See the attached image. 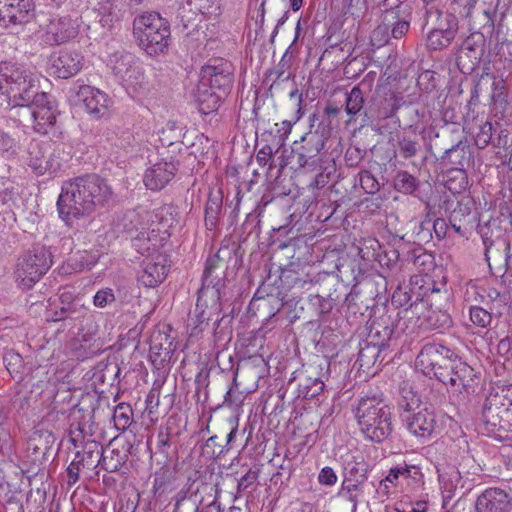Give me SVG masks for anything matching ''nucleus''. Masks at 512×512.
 Masks as SVG:
<instances>
[{
  "instance_id": "nucleus-51",
  "label": "nucleus",
  "mask_w": 512,
  "mask_h": 512,
  "mask_svg": "<svg viewBox=\"0 0 512 512\" xmlns=\"http://www.w3.org/2000/svg\"><path fill=\"white\" fill-rule=\"evenodd\" d=\"M392 25L391 35L395 39H400L408 32L410 27V15H406V17H397L392 22L388 23Z\"/></svg>"
},
{
  "instance_id": "nucleus-33",
  "label": "nucleus",
  "mask_w": 512,
  "mask_h": 512,
  "mask_svg": "<svg viewBox=\"0 0 512 512\" xmlns=\"http://www.w3.org/2000/svg\"><path fill=\"white\" fill-rule=\"evenodd\" d=\"M102 454L103 446L95 440H88L82 450L76 453V459H79L84 467L96 468L100 464Z\"/></svg>"
},
{
  "instance_id": "nucleus-63",
  "label": "nucleus",
  "mask_w": 512,
  "mask_h": 512,
  "mask_svg": "<svg viewBox=\"0 0 512 512\" xmlns=\"http://www.w3.org/2000/svg\"><path fill=\"white\" fill-rule=\"evenodd\" d=\"M165 489H166L165 476L156 473L154 476L152 490H151L153 495L155 497H160L165 492Z\"/></svg>"
},
{
  "instance_id": "nucleus-41",
  "label": "nucleus",
  "mask_w": 512,
  "mask_h": 512,
  "mask_svg": "<svg viewBox=\"0 0 512 512\" xmlns=\"http://www.w3.org/2000/svg\"><path fill=\"white\" fill-rule=\"evenodd\" d=\"M383 6L385 7L384 20L388 23L397 17L411 15L410 7L405 4V0H385Z\"/></svg>"
},
{
  "instance_id": "nucleus-11",
  "label": "nucleus",
  "mask_w": 512,
  "mask_h": 512,
  "mask_svg": "<svg viewBox=\"0 0 512 512\" xmlns=\"http://www.w3.org/2000/svg\"><path fill=\"white\" fill-rule=\"evenodd\" d=\"M233 69L230 62L223 59H212L201 69V89L205 86L228 94L233 82Z\"/></svg>"
},
{
  "instance_id": "nucleus-18",
  "label": "nucleus",
  "mask_w": 512,
  "mask_h": 512,
  "mask_svg": "<svg viewBox=\"0 0 512 512\" xmlns=\"http://www.w3.org/2000/svg\"><path fill=\"white\" fill-rule=\"evenodd\" d=\"M392 335V329L383 327L381 339H375L374 334H369L366 341L360 344L358 361L361 367L370 368L375 365L381 353L387 348L388 342Z\"/></svg>"
},
{
  "instance_id": "nucleus-21",
  "label": "nucleus",
  "mask_w": 512,
  "mask_h": 512,
  "mask_svg": "<svg viewBox=\"0 0 512 512\" xmlns=\"http://www.w3.org/2000/svg\"><path fill=\"white\" fill-rule=\"evenodd\" d=\"M451 354L450 349L437 344H426L416 358V367L423 374L432 377V372L436 371L441 362H447V356Z\"/></svg>"
},
{
  "instance_id": "nucleus-23",
  "label": "nucleus",
  "mask_w": 512,
  "mask_h": 512,
  "mask_svg": "<svg viewBox=\"0 0 512 512\" xmlns=\"http://www.w3.org/2000/svg\"><path fill=\"white\" fill-rule=\"evenodd\" d=\"M173 342L165 333H154L150 339L149 358L153 365L163 366L174 353Z\"/></svg>"
},
{
  "instance_id": "nucleus-5",
  "label": "nucleus",
  "mask_w": 512,
  "mask_h": 512,
  "mask_svg": "<svg viewBox=\"0 0 512 512\" xmlns=\"http://www.w3.org/2000/svg\"><path fill=\"white\" fill-rule=\"evenodd\" d=\"M51 252L41 245L24 252L16 262L14 277L19 287L30 289L46 274L52 265Z\"/></svg>"
},
{
  "instance_id": "nucleus-27",
  "label": "nucleus",
  "mask_w": 512,
  "mask_h": 512,
  "mask_svg": "<svg viewBox=\"0 0 512 512\" xmlns=\"http://www.w3.org/2000/svg\"><path fill=\"white\" fill-rule=\"evenodd\" d=\"M119 81L129 94L136 95L140 90L145 88L147 81L144 69L137 58L134 60V64H131V68L127 70L126 74H123Z\"/></svg>"
},
{
  "instance_id": "nucleus-37",
  "label": "nucleus",
  "mask_w": 512,
  "mask_h": 512,
  "mask_svg": "<svg viewBox=\"0 0 512 512\" xmlns=\"http://www.w3.org/2000/svg\"><path fill=\"white\" fill-rule=\"evenodd\" d=\"M172 512H199L200 501L197 496L188 490L181 489L173 497Z\"/></svg>"
},
{
  "instance_id": "nucleus-32",
  "label": "nucleus",
  "mask_w": 512,
  "mask_h": 512,
  "mask_svg": "<svg viewBox=\"0 0 512 512\" xmlns=\"http://www.w3.org/2000/svg\"><path fill=\"white\" fill-rule=\"evenodd\" d=\"M364 103V93L358 86L353 87L351 91L347 93L345 100V111L349 116V119L346 121L347 125L354 122L356 116L362 113L368 116V113L364 110Z\"/></svg>"
},
{
  "instance_id": "nucleus-59",
  "label": "nucleus",
  "mask_w": 512,
  "mask_h": 512,
  "mask_svg": "<svg viewBox=\"0 0 512 512\" xmlns=\"http://www.w3.org/2000/svg\"><path fill=\"white\" fill-rule=\"evenodd\" d=\"M337 479H338V477H337L335 471L329 466L322 468V470L320 471V473L318 475L319 483L326 485V486L334 485L337 482Z\"/></svg>"
},
{
  "instance_id": "nucleus-54",
  "label": "nucleus",
  "mask_w": 512,
  "mask_h": 512,
  "mask_svg": "<svg viewBox=\"0 0 512 512\" xmlns=\"http://www.w3.org/2000/svg\"><path fill=\"white\" fill-rule=\"evenodd\" d=\"M362 483L363 482L354 481L348 482L347 479L343 482L342 493L350 502L354 504V506H356V503L358 501L357 492L359 491L360 485Z\"/></svg>"
},
{
  "instance_id": "nucleus-16",
  "label": "nucleus",
  "mask_w": 512,
  "mask_h": 512,
  "mask_svg": "<svg viewBox=\"0 0 512 512\" xmlns=\"http://www.w3.org/2000/svg\"><path fill=\"white\" fill-rule=\"evenodd\" d=\"M79 27L78 17L73 18L70 15L54 17L47 25L45 40L51 45L68 42L78 35Z\"/></svg>"
},
{
  "instance_id": "nucleus-1",
  "label": "nucleus",
  "mask_w": 512,
  "mask_h": 512,
  "mask_svg": "<svg viewBox=\"0 0 512 512\" xmlns=\"http://www.w3.org/2000/svg\"><path fill=\"white\" fill-rule=\"evenodd\" d=\"M112 195L107 182L95 174L76 177L63 183L57 208L66 222L103 207Z\"/></svg>"
},
{
  "instance_id": "nucleus-43",
  "label": "nucleus",
  "mask_w": 512,
  "mask_h": 512,
  "mask_svg": "<svg viewBox=\"0 0 512 512\" xmlns=\"http://www.w3.org/2000/svg\"><path fill=\"white\" fill-rule=\"evenodd\" d=\"M133 410L129 405L121 403L114 409L113 420L118 431H125L132 422Z\"/></svg>"
},
{
  "instance_id": "nucleus-38",
  "label": "nucleus",
  "mask_w": 512,
  "mask_h": 512,
  "mask_svg": "<svg viewBox=\"0 0 512 512\" xmlns=\"http://www.w3.org/2000/svg\"><path fill=\"white\" fill-rule=\"evenodd\" d=\"M204 307L205 308L210 307L211 310H215V311L220 310V307L218 309H215L212 307L210 299H208L206 303H205V301H202L200 307H198V302H197L194 313L189 315V320H188L189 326H192V329H191L192 336H197L200 332H202L203 325L206 323L207 320L210 319V314L207 315Z\"/></svg>"
},
{
  "instance_id": "nucleus-48",
  "label": "nucleus",
  "mask_w": 512,
  "mask_h": 512,
  "mask_svg": "<svg viewBox=\"0 0 512 512\" xmlns=\"http://www.w3.org/2000/svg\"><path fill=\"white\" fill-rule=\"evenodd\" d=\"M398 148L400 155L405 159H409L416 156L420 150V144L417 140L403 137L398 141Z\"/></svg>"
},
{
  "instance_id": "nucleus-29",
  "label": "nucleus",
  "mask_w": 512,
  "mask_h": 512,
  "mask_svg": "<svg viewBox=\"0 0 512 512\" xmlns=\"http://www.w3.org/2000/svg\"><path fill=\"white\" fill-rule=\"evenodd\" d=\"M316 371L306 370V374L298 384V397L313 399L323 393L325 382L323 376H315Z\"/></svg>"
},
{
  "instance_id": "nucleus-36",
  "label": "nucleus",
  "mask_w": 512,
  "mask_h": 512,
  "mask_svg": "<svg viewBox=\"0 0 512 512\" xmlns=\"http://www.w3.org/2000/svg\"><path fill=\"white\" fill-rule=\"evenodd\" d=\"M420 326H424L425 329L436 330L442 333L452 326V319L446 311L429 310Z\"/></svg>"
},
{
  "instance_id": "nucleus-62",
  "label": "nucleus",
  "mask_w": 512,
  "mask_h": 512,
  "mask_svg": "<svg viewBox=\"0 0 512 512\" xmlns=\"http://www.w3.org/2000/svg\"><path fill=\"white\" fill-rule=\"evenodd\" d=\"M258 477L257 471L248 470L238 481V491L246 490L251 484H253Z\"/></svg>"
},
{
  "instance_id": "nucleus-2",
  "label": "nucleus",
  "mask_w": 512,
  "mask_h": 512,
  "mask_svg": "<svg viewBox=\"0 0 512 512\" xmlns=\"http://www.w3.org/2000/svg\"><path fill=\"white\" fill-rule=\"evenodd\" d=\"M360 431L366 439L381 443L393 431L391 407L382 393L366 394L358 399L354 409Z\"/></svg>"
},
{
  "instance_id": "nucleus-12",
  "label": "nucleus",
  "mask_w": 512,
  "mask_h": 512,
  "mask_svg": "<svg viewBox=\"0 0 512 512\" xmlns=\"http://www.w3.org/2000/svg\"><path fill=\"white\" fill-rule=\"evenodd\" d=\"M28 165L37 175H44L46 172L55 173L61 168L62 162L52 151L49 142L31 141L28 147Z\"/></svg>"
},
{
  "instance_id": "nucleus-10",
  "label": "nucleus",
  "mask_w": 512,
  "mask_h": 512,
  "mask_svg": "<svg viewBox=\"0 0 512 512\" xmlns=\"http://www.w3.org/2000/svg\"><path fill=\"white\" fill-rule=\"evenodd\" d=\"M33 119V129L39 134H48L54 129L57 109L51 96L45 92H36L26 106H21Z\"/></svg>"
},
{
  "instance_id": "nucleus-42",
  "label": "nucleus",
  "mask_w": 512,
  "mask_h": 512,
  "mask_svg": "<svg viewBox=\"0 0 512 512\" xmlns=\"http://www.w3.org/2000/svg\"><path fill=\"white\" fill-rule=\"evenodd\" d=\"M381 245L376 238L368 237L359 242L358 254L368 262L378 261Z\"/></svg>"
},
{
  "instance_id": "nucleus-14",
  "label": "nucleus",
  "mask_w": 512,
  "mask_h": 512,
  "mask_svg": "<svg viewBox=\"0 0 512 512\" xmlns=\"http://www.w3.org/2000/svg\"><path fill=\"white\" fill-rule=\"evenodd\" d=\"M177 170L178 163L172 156L163 157L146 169L143 182L152 191L162 190L175 177Z\"/></svg>"
},
{
  "instance_id": "nucleus-34",
  "label": "nucleus",
  "mask_w": 512,
  "mask_h": 512,
  "mask_svg": "<svg viewBox=\"0 0 512 512\" xmlns=\"http://www.w3.org/2000/svg\"><path fill=\"white\" fill-rule=\"evenodd\" d=\"M135 59L136 57L131 53L115 51L108 56L106 62L107 66L119 80L131 68V64H134Z\"/></svg>"
},
{
  "instance_id": "nucleus-44",
  "label": "nucleus",
  "mask_w": 512,
  "mask_h": 512,
  "mask_svg": "<svg viewBox=\"0 0 512 512\" xmlns=\"http://www.w3.org/2000/svg\"><path fill=\"white\" fill-rule=\"evenodd\" d=\"M395 188L405 194H412L419 186L418 180L407 171H400L394 179Z\"/></svg>"
},
{
  "instance_id": "nucleus-50",
  "label": "nucleus",
  "mask_w": 512,
  "mask_h": 512,
  "mask_svg": "<svg viewBox=\"0 0 512 512\" xmlns=\"http://www.w3.org/2000/svg\"><path fill=\"white\" fill-rule=\"evenodd\" d=\"M115 294L111 288H102L93 297V305L97 308H105L115 302Z\"/></svg>"
},
{
  "instance_id": "nucleus-55",
  "label": "nucleus",
  "mask_w": 512,
  "mask_h": 512,
  "mask_svg": "<svg viewBox=\"0 0 512 512\" xmlns=\"http://www.w3.org/2000/svg\"><path fill=\"white\" fill-rule=\"evenodd\" d=\"M360 183L367 193L373 194L379 190V183L369 171L361 173Z\"/></svg>"
},
{
  "instance_id": "nucleus-45",
  "label": "nucleus",
  "mask_w": 512,
  "mask_h": 512,
  "mask_svg": "<svg viewBox=\"0 0 512 512\" xmlns=\"http://www.w3.org/2000/svg\"><path fill=\"white\" fill-rule=\"evenodd\" d=\"M391 301L396 307L403 308V310L398 313L401 318H407L408 314L412 312V309H416L418 306L416 302H411V296L406 291L400 289L393 293Z\"/></svg>"
},
{
  "instance_id": "nucleus-15",
  "label": "nucleus",
  "mask_w": 512,
  "mask_h": 512,
  "mask_svg": "<svg viewBox=\"0 0 512 512\" xmlns=\"http://www.w3.org/2000/svg\"><path fill=\"white\" fill-rule=\"evenodd\" d=\"M88 114L95 119L107 117L113 105V100L103 91L89 86H81L77 93Z\"/></svg>"
},
{
  "instance_id": "nucleus-58",
  "label": "nucleus",
  "mask_w": 512,
  "mask_h": 512,
  "mask_svg": "<svg viewBox=\"0 0 512 512\" xmlns=\"http://www.w3.org/2000/svg\"><path fill=\"white\" fill-rule=\"evenodd\" d=\"M0 151L8 156L16 153L15 140L2 130H0Z\"/></svg>"
},
{
  "instance_id": "nucleus-56",
  "label": "nucleus",
  "mask_w": 512,
  "mask_h": 512,
  "mask_svg": "<svg viewBox=\"0 0 512 512\" xmlns=\"http://www.w3.org/2000/svg\"><path fill=\"white\" fill-rule=\"evenodd\" d=\"M427 503L425 501H418L415 504H399L394 508L387 509L386 512H426Z\"/></svg>"
},
{
  "instance_id": "nucleus-35",
  "label": "nucleus",
  "mask_w": 512,
  "mask_h": 512,
  "mask_svg": "<svg viewBox=\"0 0 512 512\" xmlns=\"http://www.w3.org/2000/svg\"><path fill=\"white\" fill-rule=\"evenodd\" d=\"M437 473L443 493H446V497L451 498L461 482L460 472L455 466H448L442 469L437 467Z\"/></svg>"
},
{
  "instance_id": "nucleus-24",
  "label": "nucleus",
  "mask_w": 512,
  "mask_h": 512,
  "mask_svg": "<svg viewBox=\"0 0 512 512\" xmlns=\"http://www.w3.org/2000/svg\"><path fill=\"white\" fill-rule=\"evenodd\" d=\"M159 234L160 228L142 230L132 239V245L142 255L151 256L160 253L162 238Z\"/></svg>"
},
{
  "instance_id": "nucleus-52",
  "label": "nucleus",
  "mask_w": 512,
  "mask_h": 512,
  "mask_svg": "<svg viewBox=\"0 0 512 512\" xmlns=\"http://www.w3.org/2000/svg\"><path fill=\"white\" fill-rule=\"evenodd\" d=\"M492 138V124L485 122L479 128V132L475 136V144L478 148L484 149L488 146Z\"/></svg>"
},
{
  "instance_id": "nucleus-22",
  "label": "nucleus",
  "mask_w": 512,
  "mask_h": 512,
  "mask_svg": "<svg viewBox=\"0 0 512 512\" xmlns=\"http://www.w3.org/2000/svg\"><path fill=\"white\" fill-rule=\"evenodd\" d=\"M88 311L83 298L64 290L59 296V310L55 311L54 321L76 319Z\"/></svg>"
},
{
  "instance_id": "nucleus-19",
  "label": "nucleus",
  "mask_w": 512,
  "mask_h": 512,
  "mask_svg": "<svg viewBox=\"0 0 512 512\" xmlns=\"http://www.w3.org/2000/svg\"><path fill=\"white\" fill-rule=\"evenodd\" d=\"M84 57L77 51L62 50L53 57L51 74L61 79L76 75L83 67Z\"/></svg>"
},
{
  "instance_id": "nucleus-53",
  "label": "nucleus",
  "mask_w": 512,
  "mask_h": 512,
  "mask_svg": "<svg viewBox=\"0 0 512 512\" xmlns=\"http://www.w3.org/2000/svg\"><path fill=\"white\" fill-rule=\"evenodd\" d=\"M388 24L379 25L371 34V44L375 48H380L389 40Z\"/></svg>"
},
{
  "instance_id": "nucleus-30",
  "label": "nucleus",
  "mask_w": 512,
  "mask_h": 512,
  "mask_svg": "<svg viewBox=\"0 0 512 512\" xmlns=\"http://www.w3.org/2000/svg\"><path fill=\"white\" fill-rule=\"evenodd\" d=\"M442 160L448 161L451 165H454L457 170L462 171L470 165L472 153L465 143L459 141L451 148L445 150Z\"/></svg>"
},
{
  "instance_id": "nucleus-9",
  "label": "nucleus",
  "mask_w": 512,
  "mask_h": 512,
  "mask_svg": "<svg viewBox=\"0 0 512 512\" xmlns=\"http://www.w3.org/2000/svg\"><path fill=\"white\" fill-rule=\"evenodd\" d=\"M223 261L218 254L211 255L207 258L202 278V286L198 292V307L201 302L211 300L212 307L219 308V300L221 299V289L225 283L223 280Z\"/></svg>"
},
{
  "instance_id": "nucleus-40",
  "label": "nucleus",
  "mask_w": 512,
  "mask_h": 512,
  "mask_svg": "<svg viewBox=\"0 0 512 512\" xmlns=\"http://www.w3.org/2000/svg\"><path fill=\"white\" fill-rule=\"evenodd\" d=\"M155 217L160 219L158 228H160V230L163 229L165 232H167L169 228L177 226L180 222L178 208L173 205H165L159 208Z\"/></svg>"
},
{
  "instance_id": "nucleus-8",
  "label": "nucleus",
  "mask_w": 512,
  "mask_h": 512,
  "mask_svg": "<svg viewBox=\"0 0 512 512\" xmlns=\"http://www.w3.org/2000/svg\"><path fill=\"white\" fill-rule=\"evenodd\" d=\"M327 140L326 133L323 130H309L299 141L292 145V155L300 168H309L315 170L319 166L320 152L325 147Z\"/></svg>"
},
{
  "instance_id": "nucleus-64",
  "label": "nucleus",
  "mask_w": 512,
  "mask_h": 512,
  "mask_svg": "<svg viewBox=\"0 0 512 512\" xmlns=\"http://www.w3.org/2000/svg\"><path fill=\"white\" fill-rule=\"evenodd\" d=\"M292 122L288 120L282 121L280 124H276L277 133L279 134V139L283 143L289 136L292 130Z\"/></svg>"
},
{
  "instance_id": "nucleus-26",
  "label": "nucleus",
  "mask_w": 512,
  "mask_h": 512,
  "mask_svg": "<svg viewBox=\"0 0 512 512\" xmlns=\"http://www.w3.org/2000/svg\"><path fill=\"white\" fill-rule=\"evenodd\" d=\"M458 30V24L454 16H447V28H439L432 30L427 37V46L429 49L438 50L447 47Z\"/></svg>"
},
{
  "instance_id": "nucleus-28",
  "label": "nucleus",
  "mask_w": 512,
  "mask_h": 512,
  "mask_svg": "<svg viewBox=\"0 0 512 512\" xmlns=\"http://www.w3.org/2000/svg\"><path fill=\"white\" fill-rule=\"evenodd\" d=\"M402 104H404L402 97L397 96L394 93H390L377 103L374 110L370 111V116L379 121L395 118V122H399L396 113Z\"/></svg>"
},
{
  "instance_id": "nucleus-46",
  "label": "nucleus",
  "mask_w": 512,
  "mask_h": 512,
  "mask_svg": "<svg viewBox=\"0 0 512 512\" xmlns=\"http://www.w3.org/2000/svg\"><path fill=\"white\" fill-rule=\"evenodd\" d=\"M222 208V201L219 197L209 198L205 206V224L209 230L216 227L218 215Z\"/></svg>"
},
{
  "instance_id": "nucleus-39",
  "label": "nucleus",
  "mask_w": 512,
  "mask_h": 512,
  "mask_svg": "<svg viewBox=\"0 0 512 512\" xmlns=\"http://www.w3.org/2000/svg\"><path fill=\"white\" fill-rule=\"evenodd\" d=\"M344 470L348 482H364L367 478V465L361 456H352V460L346 461Z\"/></svg>"
},
{
  "instance_id": "nucleus-61",
  "label": "nucleus",
  "mask_w": 512,
  "mask_h": 512,
  "mask_svg": "<svg viewBox=\"0 0 512 512\" xmlns=\"http://www.w3.org/2000/svg\"><path fill=\"white\" fill-rule=\"evenodd\" d=\"M80 464L82 462H79V459H75L67 467L68 485L72 486L79 480Z\"/></svg>"
},
{
  "instance_id": "nucleus-3",
  "label": "nucleus",
  "mask_w": 512,
  "mask_h": 512,
  "mask_svg": "<svg viewBox=\"0 0 512 512\" xmlns=\"http://www.w3.org/2000/svg\"><path fill=\"white\" fill-rule=\"evenodd\" d=\"M38 89V77L27 65L11 61L0 63V96L9 106H26Z\"/></svg>"
},
{
  "instance_id": "nucleus-17",
  "label": "nucleus",
  "mask_w": 512,
  "mask_h": 512,
  "mask_svg": "<svg viewBox=\"0 0 512 512\" xmlns=\"http://www.w3.org/2000/svg\"><path fill=\"white\" fill-rule=\"evenodd\" d=\"M167 273V258L164 254L157 253L143 260L138 281L147 288H154L165 280Z\"/></svg>"
},
{
  "instance_id": "nucleus-4",
  "label": "nucleus",
  "mask_w": 512,
  "mask_h": 512,
  "mask_svg": "<svg viewBox=\"0 0 512 512\" xmlns=\"http://www.w3.org/2000/svg\"><path fill=\"white\" fill-rule=\"evenodd\" d=\"M138 46L148 55L163 54L171 41L169 22L157 12H145L133 21Z\"/></svg>"
},
{
  "instance_id": "nucleus-57",
  "label": "nucleus",
  "mask_w": 512,
  "mask_h": 512,
  "mask_svg": "<svg viewBox=\"0 0 512 512\" xmlns=\"http://www.w3.org/2000/svg\"><path fill=\"white\" fill-rule=\"evenodd\" d=\"M274 150L270 145H264L256 155V161L261 167H265L269 165L272 167V160L274 155Z\"/></svg>"
},
{
  "instance_id": "nucleus-20",
  "label": "nucleus",
  "mask_w": 512,
  "mask_h": 512,
  "mask_svg": "<svg viewBox=\"0 0 512 512\" xmlns=\"http://www.w3.org/2000/svg\"><path fill=\"white\" fill-rule=\"evenodd\" d=\"M509 494L500 488H488L475 501V512H510Z\"/></svg>"
},
{
  "instance_id": "nucleus-60",
  "label": "nucleus",
  "mask_w": 512,
  "mask_h": 512,
  "mask_svg": "<svg viewBox=\"0 0 512 512\" xmlns=\"http://www.w3.org/2000/svg\"><path fill=\"white\" fill-rule=\"evenodd\" d=\"M119 0H102L99 2V14L119 16L117 13Z\"/></svg>"
},
{
  "instance_id": "nucleus-47",
  "label": "nucleus",
  "mask_w": 512,
  "mask_h": 512,
  "mask_svg": "<svg viewBox=\"0 0 512 512\" xmlns=\"http://www.w3.org/2000/svg\"><path fill=\"white\" fill-rule=\"evenodd\" d=\"M420 474V468L418 466L404 463L403 465L391 468L386 476V481L393 483L400 477L416 479Z\"/></svg>"
},
{
  "instance_id": "nucleus-49",
  "label": "nucleus",
  "mask_w": 512,
  "mask_h": 512,
  "mask_svg": "<svg viewBox=\"0 0 512 512\" xmlns=\"http://www.w3.org/2000/svg\"><path fill=\"white\" fill-rule=\"evenodd\" d=\"M470 320L473 324L485 328L490 325L492 316L487 310L479 306H472L470 308Z\"/></svg>"
},
{
  "instance_id": "nucleus-25",
  "label": "nucleus",
  "mask_w": 512,
  "mask_h": 512,
  "mask_svg": "<svg viewBox=\"0 0 512 512\" xmlns=\"http://www.w3.org/2000/svg\"><path fill=\"white\" fill-rule=\"evenodd\" d=\"M32 9V0H22V3L17 4L15 7L0 5V27L8 28L10 25L26 22L28 14Z\"/></svg>"
},
{
  "instance_id": "nucleus-13",
  "label": "nucleus",
  "mask_w": 512,
  "mask_h": 512,
  "mask_svg": "<svg viewBox=\"0 0 512 512\" xmlns=\"http://www.w3.org/2000/svg\"><path fill=\"white\" fill-rule=\"evenodd\" d=\"M411 409L412 404L407 403L405 406L407 414L403 416V421L408 431L416 437L424 439L431 437L438 428V421L434 411L423 407L417 412L411 413Z\"/></svg>"
},
{
  "instance_id": "nucleus-6",
  "label": "nucleus",
  "mask_w": 512,
  "mask_h": 512,
  "mask_svg": "<svg viewBox=\"0 0 512 512\" xmlns=\"http://www.w3.org/2000/svg\"><path fill=\"white\" fill-rule=\"evenodd\" d=\"M479 427L483 434L500 441L512 434V414L507 408L501 407L498 394L486 399Z\"/></svg>"
},
{
  "instance_id": "nucleus-31",
  "label": "nucleus",
  "mask_w": 512,
  "mask_h": 512,
  "mask_svg": "<svg viewBox=\"0 0 512 512\" xmlns=\"http://www.w3.org/2000/svg\"><path fill=\"white\" fill-rule=\"evenodd\" d=\"M225 97V94L207 86H205L202 90L200 82L197 86V100L199 104V110L203 114H210L216 111Z\"/></svg>"
},
{
  "instance_id": "nucleus-7",
  "label": "nucleus",
  "mask_w": 512,
  "mask_h": 512,
  "mask_svg": "<svg viewBox=\"0 0 512 512\" xmlns=\"http://www.w3.org/2000/svg\"><path fill=\"white\" fill-rule=\"evenodd\" d=\"M452 353L447 356V362H441L432 372V376L456 393H469L474 382V369L460 360L451 359Z\"/></svg>"
}]
</instances>
